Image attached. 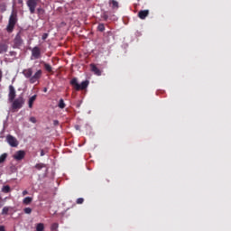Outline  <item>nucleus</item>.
Segmentation results:
<instances>
[{
	"label": "nucleus",
	"mask_w": 231,
	"mask_h": 231,
	"mask_svg": "<svg viewBox=\"0 0 231 231\" xmlns=\"http://www.w3.org/2000/svg\"><path fill=\"white\" fill-rule=\"evenodd\" d=\"M23 75L25 79H29L30 84H35V82H39L41 77H42V70L39 69L33 75V69L29 68L23 70Z\"/></svg>",
	"instance_id": "obj_1"
},
{
	"label": "nucleus",
	"mask_w": 231,
	"mask_h": 231,
	"mask_svg": "<svg viewBox=\"0 0 231 231\" xmlns=\"http://www.w3.org/2000/svg\"><path fill=\"white\" fill-rule=\"evenodd\" d=\"M69 84L72 86L75 91H84V89H88V86H89V80H85L82 81L81 84H79V79L77 78H73Z\"/></svg>",
	"instance_id": "obj_2"
},
{
	"label": "nucleus",
	"mask_w": 231,
	"mask_h": 231,
	"mask_svg": "<svg viewBox=\"0 0 231 231\" xmlns=\"http://www.w3.org/2000/svg\"><path fill=\"white\" fill-rule=\"evenodd\" d=\"M17 12L13 10L11 15L9 16L8 24L6 26L7 33H12L15 30V24H17Z\"/></svg>",
	"instance_id": "obj_3"
},
{
	"label": "nucleus",
	"mask_w": 231,
	"mask_h": 231,
	"mask_svg": "<svg viewBox=\"0 0 231 231\" xmlns=\"http://www.w3.org/2000/svg\"><path fill=\"white\" fill-rule=\"evenodd\" d=\"M9 102L12 103L13 111H19V109H22L23 106H24L25 100L23 96H20L17 98H14L13 101Z\"/></svg>",
	"instance_id": "obj_4"
},
{
	"label": "nucleus",
	"mask_w": 231,
	"mask_h": 231,
	"mask_svg": "<svg viewBox=\"0 0 231 231\" xmlns=\"http://www.w3.org/2000/svg\"><path fill=\"white\" fill-rule=\"evenodd\" d=\"M31 60H37L42 57V50L39 46H34L31 50Z\"/></svg>",
	"instance_id": "obj_5"
},
{
	"label": "nucleus",
	"mask_w": 231,
	"mask_h": 231,
	"mask_svg": "<svg viewBox=\"0 0 231 231\" xmlns=\"http://www.w3.org/2000/svg\"><path fill=\"white\" fill-rule=\"evenodd\" d=\"M39 1L41 0H27L26 5L29 8L30 14H35V9L37 8V5H39Z\"/></svg>",
	"instance_id": "obj_6"
},
{
	"label": "nucleus",
	"mask_w": 231,
	"mask_h": 231,
	"mask_svg": "<svg viewBox=\"0 0 231 231\" xmlns=\"http://www.w3.org/2000/svg\"><path fill=\"white\" fill-rule=\"evenodd\" d=\"M17 97V91L15 90V87L14 85L9 86V93H8V100L9 102H14L15 97Z\"/></svg>",
	"instance_id": "obj_7"
},
{
	"label": "nucleus",
	"mask_w": 231,
	"mask_h": 231,
	"mask_svg": "<svg viewBox=\"0 0 231 231\" xmlns=\"http://www.w3.org/2000/svg\"><path fill=\"white\" fill-rule=\"evenodd\" d=\"M24 156H26V152H24V150H19L15 152V153L13 155V158L16 162H21L24 160Z\"/></svg>",
	"instance_id": "obj_8"
},
{
	"label": "nucleus",
	"mask_w": 231,
	"mask_h": 231,
	"mask_svg": "<svg viewBox=\"0 0 231 231\" xmlns=\"http://www.w3.org/2000/svg\"><path fill=\"white\" fill-rule=\"evenodd\" d=\"M6 142L11 147H17L19 145V141H17V138L10 134L6 136Z\"/></svg>",
	"instance_id": "obj_9"
},
{
	"label": "nucleus",
	"mask_w": 231,
	"mask_h": 231,
	"mask_svg": "<svg viewBox=\"0 0 231 231\" xmlns=\"http://www.w3.org/2000/svg\"><path fill=\"white\" fill-rule=\"evenodd\" d=\"M23 46V38L21 32H18L14 40V48H21Z\"/></svg>",
	"instance_id": "obj_10"
},
{
	"label": "nucleus",
	"mask_w": 231,
	"mask_h": 231,
	"mask_svg": "<svg viewBox=\"0 0 231 231\" xmlns=\"http://www.w3.org/2000/svg\"><path fill=\"white\" fill-rule=\"evenodd\" d=\"M90 69L92 73H94V75H97V77H100L102 75V70H100L94 63L90 64Z\"/></svg>",
	"instance_id": "obj_11"
},
{
	"label": "nucleus",
	"mask_w": 231,
	"mask_h": 231,
	"mask_svg": "<svg viewBox=\"0 0 231 231\" xmlns=\"http://www.w3.org/2000/svg\"><path fill=\"white\" fill-rule=\"evenodd\" d=\"M149 15V10H143L138 13L139 19H145Z\"/></svg>",
	"instance_id": "obj_12"
},
{
	"label": "nucleus",
	"mask_w": 231,
	"mask_h": 231,
	"mask_svg": "<svg viewBox=\"0 0 231 231\" xmlns=\"http://www.w3.org/2000/svg\"><path fill=\"white\" fill-rule=\"evenodd\" d=\"M108 5H112L113 10H118L119 5L116 0H109Z\"/></svg>",
	"instance_id": "obj_13"
},
{
	"label": "nucleus",
	"mask_w": 231,
	"mask_h": 231,
	"mask_svg": "<svg viewBox=\"0 0 231 231\" xmlns=\"http://www.w3.org/2000/svg\"><path fill=\"white\" fill-rule=\"evenodd\" d=\"M35 100H37V95H34L29 98L28 106H29L30 109H32V107H33V102H35Z\"/></svg>",
	"instance_id": "obj_14"
},
{
	"label": "nucleus",
	"mask_w": 231,
	"mask_h": 231,
	"mask_svg": "<svg viewBox=\"0 0 231 231\" xmlns=\"http://www.w3.org/2000/svg\"><path fill=\"white\" fill-rule=\"evenodd\" d=\"M43 64V68L46 71H48V73H51V71H53V68L51 67V65H50L49 63L46 62H42Z\"/></svg>",
	"instance_id": "obj_15"
},
{
	"label": "nucleus",
	"mask_w": 231,
	"mask_h": 231,
	"mask_svg": "<svg viewBox=\"0 0 231 231\" xmlns=\"http://www.w3.org/2000/svg\"><path fill=\"white\" fill-rule=\"evenodd\" d=\"M2 192H4V194H8V193L12 192V188H10L9 185L3 186Z\"/></svg>",
	"instance_id": "obj_16"
},
{
	"label": "nucleus",
	"mask_w": 231,
	"mask_h": 231,
	"mask_svg": "<svg viewBox=\"0 0 231 231\" xmlns=\"http://www.w3.org/2000/svg\"><path fill=\"white\" fill-rule=\"evenodd\" d=\"M5 51H8V45L0 43V53H5Z\"/></svg>",
	"instance_id": "obj_17"
},
{
	"label": "nucleus",
	"mask_w": 231,
	"mask_h": 231,
	"mask_svg": "<svg viewBox=\"0 0 231 231\" xmlns=\"http://www.w3.org/2000/svg\"><path fill=\"white\" fill-rule=\"evenodd\" d=\"M32 201H33V199H32V197H26L25 199H23V205H30Z\"/></svg>",
	"instance_id": "obj_18"
},
{
	"label": "nucleus",
	"mask_w": 231,
	"mask_h": 231,
	"mask_svg": "<svg viewBox=\"0 0 231 231\" xmlns=\"http://www.w3.org/2000/svg\"><path fill=\"white\" fill-rule=\"evenodd\" d=\"M7 158H8V153H3L2 155H0V164L5 163Z\"/></svg>",
	"instance_id": "obj_19"
},
{
	"label": "nucleus",
	"mask_w": 231,
	"mask_h": 231,
	"mask_svg": "<svg viewBox=\"0 0 231 231\" xmlns=\"http://www.w3.org/2000/svg\"><path fill=\"white\" fill-rule=\"evenodd\" d=\"M58 106L60 107V109H64V107H66V103H64V99H60Z\"/></svg>",
	"instance_id": "obj_20"
},
{
	"label": "nucleus",
	"mask_w": 231,
	"mask_h": 231,
	"mask_svg": "<svg viewBox=\"0 0 231 231\" xmlns=\"http://www.w3.org/2000/svg\"><path fill=\"white\" fill-rule=\"evenodd\" d=\"M36 231H44V224H42V223L37 224Z\"/></svg>",
	"instance_id": "obj_21"
},
{
	"label": "nucleus",
	"mask_w": 231,
	"mask_h": 231,
	"mask_svg": "<svg viewBox=\"0 0 231 231\" xmlns=\"http://www.w3.org/2000/svg\"><path fill=\"white\" fill-rule=\"evenodd\" d=\"M34 167H35V169H37V171H41L42 169H44V167H46V164L37 163Z\"/></svg>",
	"instance_id": "obj_22"
},
{
	"label": "nucleus",
	"mask_w": 231,
	"mask_h": 231,
	"mask_svg": "<svg viewBox=\"0 0 231 231\" xmlns=\"http://www.w3.org/2000/svg\"><path fill=\"white\" fill-rule=\"evenodd\" d=\"M98 32H105L106 31V25L104 23H99L97 26Z\"/></svg>",
	"instance_id": "obj_23"
},
{
	"label": "nucleus",
	"mask_w": 231,
	"mask_h": 231,
	"mask_svg": "<svg viewBox=\"0 0 231 231\" xmlns=\"http://www.w3.org/2000/svg\"><path fill=\"white\" fill-rule=\"evenodd\" d=\"M9 210H10V208L5 207V208L2 209V216H6V214H8Z\"/></svg>",
	"instance_id": "obj_24"
},
{
	"label": "nucleus",
	"mask_w": 231,
	"mask_h": 231,
	"mask_svg": "<svg viewBox=\"0 0 231 231\" xmlns=\"http://www.w3.org/2000/svg\"><path fill=\"white\" fill-rule=\"evenodd\" d=\"M101 17L103 21H107L109 19V15H107V13L106 12L101 14Z\"/></svg>",
	"instance_id": "obj_25"
},
{
	"label": "nucleus",
	"mask_w": 231,
	"mask_h": 231,
	"mask_svg": "<svg viewBox=\"0 0 231 231\" xmlns=\"http://www.w3.org/2000/svg\"><path fill=\"white\" fill-rule=\"evenodd\" d=\"M57 228H59V224H57V223L52 224L51 226V230H52V231L57 230Z\"/></svg>",
	"instance_id": "obj_26"
},
{
	"label": "nucleus",
	"mask_w": 231,
	"mask_h": 231,
	"mask_svg": "<svg viewBox=\"0 0 231 231\" xmlns=\"http://www.w3.org/2000/svg\"><path fill=\"white\" fill-rule=\"evenodd\" d=\"M37 14H38L39 15L44 14V9H42V7H39V8L37 9Z\"/></svg>",
	"instance_id": "obj_27"
},
{
	"label": "nucleus",
	"mask_w": 231,
	"mask_h": 231,
	"mask_svg": "<svg viewBox=\"0 0 231 231\" xmlns=\"http://www.w3.org/2000/svg\"><path fill=\"white\" fill-rule=\"evenodd\" d=\"M23 212H24L25 214H32V208H25L23 209Z\"/></svg>",
	"instance_id": "obj_28"
},
{
	"label": "nucleus",
	"mask_w": 231,
	"mask_h": 231,
	"mask_svg": "<svg viewBox=\"0 0 231 231\" xmlns=\"http://www.w3.org/2000/svg\"><path fill=\"white\" fill-rule=\"evenodd\" d=\"M76 203H77L78 205H82V203H84V199H83V198L78 199L77 201H76Z\"/></svg>",
	"instance_id": "obj_29"
},
{
	"label": "nucleus",
	"mask_w": 231,
	"mask_h": 231,
	"mask_svg": "<svg viewBox=\"0 0 231 231\" xmlns=\"http://www.w3.org/2000/svg\"><path fill=\"white\" fill-rule=\"evenodd\" d=\"M29 121L32 122V124H37V119L34 116L30 117Z\"/></svg>",
	"instance_id": "obj_30"
},
{
	"label": "nucleus",
	"mask_w": 231,
	"mask_h": 231,
	"mask_svg": "<svg viewBox=\"0 0 231 231\" xmlns=\"http://www.w3.org/2000/svg\"><path fill=\"white\" fill-rule=\"evenodd\" d=\"M48 37H49V34L45 32L42 34V41H46L48 39Z\"/></svg>",
	"instance_id": "obj_31"
},
{
	"label": "nucleus",
	"mask_w": 231,
	"mask_h": 231,
	"mask_svg": "<svg viewBox=\"0 0 231 231\" xmlns=\"http://www.w3.org/2000/svg\"><path fill=\"white\" fill-rule=\"evenodd\" d=\"M11 172H17V168L15 166H11Z\"/></svg>",
	"instance_id": "obj_32"
},
{
	"label": "nucleus",
	"mask_w": 231,
	"mask_h": 231,
	"mask_svg": "<svg viewBox=\"0 0 231 231\" xmlns=\"http://www.w3.org/2000/svg\"><path fill=\"white\" fill-rule=\"evenodd\" d=\"M3 80V70L0 69V82Z\"/></svg>",
	"instance_id": "obj_33"
},
{
	"label": "nucleus",
	"mask_w": 231,
	"mask_h": 231,
	"mask_svg": "<svg viewBox=\"0 0 231 231\" xmlns=\"http://www.w3.org/2000/svg\"><path fill=\"white\" fill-rule=\"evenodd\" d=\"M0 231H6V229L5 228V226H0Z\"/></svg>",
	"instance_id": "obj_34"
},
{
	"label": "nucleus",
	"mask_w": 231,
	"mask_h": 231,
	"mask_svg": "<svg viewBox=\"0 0 231 231\" xmlns=\"http://www.w3.org/2000/svg\"><path fill=\"white\" fill-rule=\"evenodd\" d=\"M53 125H59V121L58 120H54L53 121Z\"/></svg>",
	"instance_id": "obj_35"
},
{
	"label": "nucleus",
	"mask_w": 231,
	"mask_h": 231,
	"mask_svg": "<svg viewBox=\"0 0 231 231\" xmlns=\"http://www.w3.org/2000/svg\"><path fill=\"white\" fill-rule=\"evenodd\" d=\"M26 195H28V190H23V196H26Z\"/></svg>",
	"instance_id": "obj_36"
},
{
	"label": "nucleus",
	"mask_w": 231,
	"mask_h": 231,
	"mask_svg": "<svg viewBox=\"0 0 231 231\" xmlns=\"http://www.w3.org/2000/svg\"><path fill=\"white\" fill-rule=\"evenodd\" d=\"M18 1V5H23V0H17Z\"/></svg>",
	"instance_id": "obj_37"
},
{
	"label": "nucleus",
	"mask_w": 231,
	"mask_h": 231,
	"mask_svg": "<svg viewBox=\"0 0 231 231\" xmlns=\"http://www.w3.org/2000/svg\"><path fill=\"white\" fill-rule=\"evenodd\" d=\"M44 150H41V156H44Z\"/></svg>",
	"instance_id": "obj_38"
},
{
	"label": "nucleus",
	"mask_w": 231,
	"mask_h": 231,
	"mask_svg": "<svg viewBox=\"0 0 231 231\" xmlns=\"http://www.w3.org/2000/svg\"><path fill=\"white\" fill-rule=\"evenodd\" d=\"M43 91H44V93H46V91H48V89H47V88H44V90H43Z\"/></svg>",
	"instance_id": "obj_39"
}]
</instances>
